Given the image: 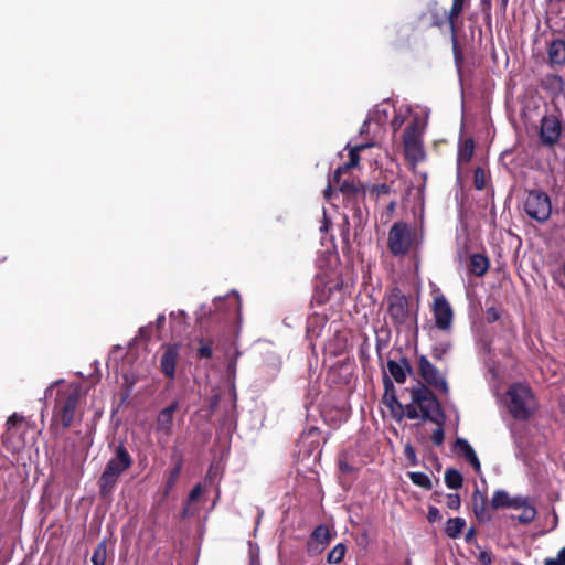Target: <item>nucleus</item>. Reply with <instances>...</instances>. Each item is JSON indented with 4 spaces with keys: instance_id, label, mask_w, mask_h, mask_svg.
I'll return each mask as SVG.
<instances>
[{
    "instance_id": "60",
    "label": "nucleus",
    "mask_w": 565,
    "mask_h": 565,
    "mask_svg": "<svg viewBox=\"0 0 565 565\" xmlns=\"http://www.w3.org/2000/svg\"><path fill=\"white\" fill-rule=\"evenodd\" d=\"M507 3H508V0H502L503 8H505Z\"/></svg>"
},
{
    "instance_id": "41",
    "label": "nucleus",
    "mask_w": 565,
    "mask_h": 565,
    "mask_svg": "<svg viewBox=\"0 0 565 565\" xmlns=\"http://www.w3.org/2000/svg\"><path fill=\"white\" fill-rule=\"evenodd\" d=\"M461 500L459 494L457 493H449L447 495V507L451 510H458L460 508Z\"/></svg>"
},
{
    "instance_id": "54",
    "label": "nucleus",
    "mask_w": 565,
    "mask_h": 565,
    "mask_svg": "<svg viewBox=\"0 0 565 565\" xmlns=\"http://www.w3.org/2000/svg\"><path fill=\"white\" fill-rule=\"evenodd\" d=\"M319 531H320V536H321L322 534H324V533H326V534H328V529H327V527H324V526H322L321 524H320Z\"/></svg>"
},
{
    "instance_id": "18",
    "label": "nucleus",
    "mask_w": 565,
    "mask_h": 565,
    "mask_svg": "<svg viewBox=\"0 0 565 565\" xmlns=\"http://www.w3.org/2000/svg\"><path fill=\"white\" fill-rule=\"evenodd\" d=\"M475 153V141L471 137L460 139L458 142L457 151V167L458 173L461 171V167L468 163Z\"/></svg>"
},
{
    "instance_id": "13",
    "label": "nucleus",
    "mask_w": 565,
    "mask_h": 565,
    "mask_svg": "<svg viewBox=\"0 0 565 565\" xmlns=\"http://www.w3.org/2000/svg\"><path fill=\"white\" fill-rule=\"evenodd\" d=\"M419 369L420 375L427 384L434 386L440 392H448V385L444 375L426 359L425 355H420Z\"/></svg>"
},
{
    "instance_id": "56",
    "label": "nucleus",
    "mask_w": 565,
    "mask_h": 565,
    "mask_svg": "<svg viewBox=\"0 0 565 565\" xmlns=\"http://www.w3.org/2000/svg\"><path fill=\"white\" fill-rule=\"evenodd\" d=\"M554 79H555V81H557L559 84H562V83H563V79H562V77H559V76H555V77H554Z\"/></svg>"
},
{
    "instance_id": "10",
    "label": "nucleus",
    "mask_w": 565,
    "mask_h": 565,
    "mask_svg": "<svg viewBox=\"0 0 565 565\" xmlns=\"http://www.w3.org/2000/svg\"><path fill=\"white\" fill-rule=\"evenodd\" d=\"M433 313L435 324L439 330H448L452 323L454 311L444 295L434 297Z\"/></svg>"
},
{
    "instance_id": "22",
    "label": "nucleus",
    "mask_w": 565,
    "mask_h": 565,
    "mask_svg": "<svg viewBox=\"0 0 565 565\" xmlns=\"http://www.w3.org/2000/svg\"><path fill=\"white\" fill-rule=\"evenodd\" d=\"M178 408V403H173L170 406L162 409L157 419L158 429L164 434H170L173 423V413Z\"/></svg>"
},
{
    "instance_id": "25",
    "label": "nucleus",
    "mask_w": 565,
    "mask_h": 565,
    "mask_svg": "<svg viewBox=\"0 0 565 565\" xmlns=\"http://www.w3.org/2000/svg\"><path fill=\"white\" fill-rule=\"evenodd\" d=\"M469 1L470 0H452L451 9L448 12L450 31L457 30V19L461 15L466 4H468Z\"/></svg>"
},
{
    "instance_id": "44",
    "label": "nucleus",
    "mask_w": 565,
    "mask_h": 565,
    "mask_svg": "<svg viewBox=\"0 0 565 565\" xmlns=\"http://www.w3.org/2000/svg\"><path fill=\"white\" fill-rule=\"evenodd\" d=\"M529 505L527 499L523 497L511 498L510 507L513 509H523V507Z\"/></svg>"
},
{
    "instance_id": "33",
    "label": "nucleus",
    "mask_w": 565,
    "mask_h": 565,
    "mask_svg": "<svg viewBox=\"0 0 565 565\" xmlns=\"http://www.w3.org/2000/svg\"><path fill=\"white\" fill-rule=\"evenodd\" d=\"M345 545L342 543L337 544L327 555V562L329 564L340 563L345 555Z\"/></svg>"
},
{
    "instance_id": "34",
    "label": "nucleus",
    "mask_w": 565,
    "mask_h": 565,
    "mask_svg": "<svg viewBox=\"0 0 565 565\" xmlns=\"http://www.w3.org/2000/svg\"><path fill=\"white\" fill-rule=\"evenodd\" d=\"M107 559V545L105 542H100L94 550L92 562L94 565H105Z\"/></svg>"
},
{
    "instance_id": "38",
    "label": "nucleus",
    "mask_w": 565,
    "mask_h": 565,
    "mask_svg": "<svg viewBox=\"0 0 565 565\" xmlns=\"http://www.w3.org/2000/svg\"><path fill=\"white\" fill-rule=\"evenodd\" d=\"M367 192L373 196L386 195L391 192V186L386 183L367 185Z\"/></svg>"
},
{
    "instance_id": "8",
    "label": "nucleus",
    "mask_w": 565,
    "mask_h": 565,
    "mask_svg": "<svg viewBox=\"0 0 565 565\" xmlns=\"http://www.w3.org/2000/svg\"><path fill=\"white\" fill-rule=\"evenodd\" d=\"M411 397L413 404L420 408L423 419H431V415L440 409L434 393L423 384L411 390Z\"/></svg>"
},
{
    "instance_id": "14",
    "label": "nucleus",
    "mask_w": 565,
    "mask_h": 565,
    "mask_svg": "<svg viewBox=\"0 0 565 565\" xmlns=\"http://www.w3.org/2000/svg\"><path fill=\"white\" fill-rule=\"evenodd\" d=\"M315 435L316 428L312 427L307 433H305L300 439L301 451L303 450L305 452L301 460L305 467L309 469H311L318 460V455H315L311 449V446L316 443Z\"/></svg>"
},
{
    "instance_id": "21",
    "label": "nucleus",
    "mask_w": 565,
    "mask_h": 565,
    "mask_svg": "<svg viewBox=\"0 0 565 565\" xmlns=\"http://www.w3.org/2000/svg\"><path fill=\"white\" fill-rule=\"evenodd\" d=\"M472 508L479 522L486 523L491 520V514L487 509V499L479 490H476L472 494Z\"/></svg>"
},
{
    "instance_id": "35",
    "label": "nucleus",
    "mask_w": 565,
    "mask_h": 565,
    "mask_svg": "<svg viewBox=\"0 0 565 565\" xmlns=\"http://www.w3.org/2000/svg\"><path fill=\"white\" fill-rule=\"evenodd\" d=\"M521 510V514H519L518 516H512L513 519H516L520 523L529 524L535 519L536 510L533 505L529 504L526 507H523V509Z\"/></svg>"
},
{
    "instance_id": "1",
    "label": "nucleus",
    "mask_w": 565,
    "mask_h": 565,
    "mask_svg": "<svg viewBox=\"0 0 565 565\" xmlns=\"http://www.w3.org/2000/svg\"><path fill=\"white\" fill-rule=\"evenodd\" d=\"M386 313L391 323L395 327L411 329L417 324L418 305L412 298L403 294L398 287H393L384 297Z\"/></svg>"
},
{
    "instance_id": "55",
    "label": "nucleus",
    "mask_w": 565,
    "mask_h": 565,
    "mask_svg": "<svg viewBox=\"0 0 565 565\" xmlns=\"http://www.w3.org/2000/svg\"><path fill=\"white\" fill-rule=\"evenodd\" d=\"M393 127L395 130L399 127V122L397 121V119L393 121Z\"/></svg>"
},
{
    "instance_id": "31",
    "label": "nucleus",
    "mask_w": 565,
    "mask_h": 565,
    "mask_svg": "<svg viewBox=\"0 0 565 565\" xmlns=\"http://www.w3.org/2000/svg\"><path fill=\"white\" fill-rule=\"evenodd\" d=\"M408 478L411 479V481L420 487V488H424L426 490H431L433 489V482L430 480V478L424 473V472H408Z\"/></svg>"
},
{
    "instance_id": "2",
    "label": "nucleus",
    "mask_w": 565,
    "mask_h": 565,
    "mask_svg": "<svg viewBox=\"0 0 565 565\" xmlns=\"http://www.w3.org/2000/svg\"><path fill=\"white\" fill-rule=\"evenodd\" d=\"M509 411L516 419L529 418L536 409V402L529 386L514 384L508 390Z\"/></svg>"
},
{
    "instance_id": "5",
    "label": "nucleus",
    "mask_w": 565,
    "mask_h": 565,
    "mask_svg": "<svg viewBox=\"0 0 565 565\" xmlns=\"http://www.w3.org/2000/svg\"><path fill=\"white\" fill-rule=\"evenodd\" d=\"M414 243V232L405 222H396L388 231L387 247L392 255L404 256Z\"/></svg>"
},
{
    "instance_id": "36",
    "label": "nucleus",
    "mask_w": 565,
    "mask_h": 565,
    "mask_svg": "<svg viewBox=\"0 0 565 565\" xmlns=\"http://www.w3.org/2000/svg\"><path fill=\"white\" fill-rule=\"evenodd\" d=\"M175 364V355H163L161 360V370L166 375L172 377Z\"/></svg>"
},
{
    "instance_id": "28",
    "label": "nucleus",
    "mask_w": 565,
    "mask_h": 565,
    "mask_svg": "<svg viewBox=\"0 0 565 565\" xmlns=\"http://www.w3.org/2000/svg\"><path fill=\"white\" fill-rule=\"evenodd\" d=\"M451 33V43H452V53H454V62L458 72H461L465 56L462 49L457 40V30L450 31Z\"/></svg>"
},
{
    "instance_id": "37",
    "label": "nucleus",
    "mask_w": 565,
    "mask_h": 565,
    "mask_svg": "<svg viewBox=\"0 0 565 565\" xmlns=\"http://www.w3.org/2000/svg\"><path fill=\"white\" fill-rule=\"evenodd\" d=\"M180 471H181V463H178L169 472V476L167 477V481H166V493H168L174 487V484L179 478Z\"/></svg>"
},
{
    "instance_id": "16",
    "label": "nucleus",
    "mask_w": 565,
    "mask_h": 565,
    "mask_svg": "<svg viewBox=\"0 0 565 565\" xmlns=\"http://www.w3.org/2000/svg\"><path fill=\"white\" fill-rule=\"evenodd\" d=\"M547 57L553 66L565 65V41L563 39H553L548 43Z\"/></svg>"
},
{
    "instance_id": "24",
    "label": "nucleus",
    "mask_w": 565,
    "mask_h": 565,
    "mask_svg": "<svg viewBox=\"0 0 565 565\" xmlns=\"http://www.w3.org/2000/svg\"><path fill=\"white\" fill-rule=\"evenodd\" d=\"M334 278L330 281H323L322 276L320 275V284H322V288H320V303L329 298V296L334 290H341L343 286V281L337 273H333Z\"/></svg>"
},
{
    "instance_id": "30",
    "label": "nucleus",
    "mask_w": 565,
    "mask_h": 565,
    "mask_svg": "<svg viewBox=\"0 0 565 565\" xmlns=\"http://www.w3.org/2000/svg\"><path fill=\"white\" fill-rule=\"evenodd\" d=\"M511 502V498L509 493L504 490H497L491 499V508L497 510L500 508H509Z\"/></svg>"
},
{
    "instance_id": "48",
    "label": "nucleus",
    "mask_w": 565,
    "mask_h": 565,
    "mask_svg": "<svg viewBox=\"0 0 565 565\" xmlns=\"http://www.w3.org/2000/svg\"><path fill=\"white\" fill-rule=\"evenodd\" d=\"M370 125H371V119L367 118L363 121L361 128H360V135H367L369 131H370Z\"/></svg>"
},
{
    "instance_id": "45",
    "label": "nucleus",
    "mask_w": 565,
    "mask_h": 565,
    "mask_svg": "<svg viewBox=\"0 0 565 565\" xmlns=\"http://www.w3.org/2000/svg\"><path fill=\"white\" fill-rule=\"evenodd\" d=\"M444 438H445V435H444V429L441 427L434 430V433L431 435V441L436 446H440L444 441Z\"/></svg>"
},
{
    "instance_id": "59",
    "label": "nucleus",
    "mask_w": 565,
    "mask_h": 565,
    "mask_svg": "<svg viewBox=\"0 0 565 565\" xmlns=\"http://www.w3.org/2000/svg\"><path fill=\"white\" fill-rule=\"evenodd\" d=\"M394 207H395V202H391V204L388 205V209L394 210Z\"/></svg>"
},
{
    "instance_id": "49",
    "label": "nucleus",
    "mask_w": 565,
    "mask_h": 565,
    "mask_svg": "<svg viewBox=\"0 0 565 565\" xmlns=\"http://www.w3.org/2000/svg\"><path fill=\"white\" fill-rule=\"evenodd\" d=\"M250 565H259L258 550H250Z\"/></svg>"
},
{
    "instance_id": "15",
    "label": "nucleus",
    "mask_w": 565,
    "mask_h": 565,
    "mask_svg": "<svg viewBox=\"0 0 565 565\" xmlns=\"http://www.w3.org/2000/svg\"><path fill=\"white\" fill-rule=\"evenodd\" d=\"M422 19H426L428 25L431 28H443L446 23L449 24L448 12L434 3L426 12L422 14Z\"/></svg>"
},
{
    "instance_id": "58",
    "label": "nucleus",
    "mask_w": 565,
    "mask_h": 565,
    "mask_svg": "<svg viewBox=\"0 0 565 565\" xmlns=\"http://www.w3.org/2000/svg\"><path fill=\"white\" fill-rule=\"evenodd\" d=\"M316 536H318V529H315V530L312 531V537H316Z\"/></svg>"
},
{
    "instance_id": "43",
    "label": "nucleus",
    "mask_w": 565,
    "mask_h": 565,
    "mask_svg": "<svg viewBox=\"0 0 565 565\" xmlns=\"http://www.w3.org/2000/svg\"><path fill=\"white\" fill-rule=\"evenodd\" d=\"M405 457L411 461L413 466L417 465V457L415 449L412 447V445L407 444L404 448Z\"/></svg>"
},
{
    "instance_id": "52",
    "label": "nucleus",
    "mask_w": 565,
    "mask_h": 565,
    "mask_svg": "<svg viewBox=\"0 0 565 565\" xmlns=\"http://www.w3.org/2000/svg\"><path fill=\"white\" fill-rule=\"evenodd\" d=\"M17 420H18V416H17L15 414H13L12 416H10V417L8 418L7 424H8V425H13V424H15V422H17Z\"/></svg>"
},
{
    "instance_id": "19",
    "label": "nucleus",
    "mask_w": 565,
    "mask_h": 565,
    "mask_svg": "<svg viewBox=\"0 0 565 565\" xmlns=\"http://www.w3.org/2000/svg\"><path fill=\"white\" fill-rule=\"evenodd\" d=\"M490 267V260L487 255L476 253L469 256L468 270L476 277H483Z\"/></svg>"
},
{
    "instance_id": "23",
    "label": "nucleus",
    "mask_w": 565,
    "mask_h": 565,
    "mask_svg": "<svg viewBox=\"0 0 565 565\" xmlns=\"http://www.w3.org/2000/svg\"><path fill=\"white\" fill-rule=\"evenodd\" d=\"M457 449L466 457V459L473 467L476 472H480L481 465L476 455V451L471 447V445L463 438H458L456 441Z\"/></svg>"
},
{
    "instance_id": "12",
    "label": "nucleus",
    "mask_w": 565,
    "mask_h": 565,
    "mask_svg": "<svg viewBox=\"0 0 565 565\" xmlns=\"http://www.w3.org/2000/svg\"><path fill=\"white\" fill-rule=\"evenodd\" d=\"M561 121L555 116H544L541 120L540 139L544 146L552 147L559 140Z\"/></svg>"
},
{
    "instance_id": "47",
    "label": "nucleus",
    "mask_w": 565,
    "mask_h": 565,
    "mask_svg": "<svg viewBox=\"0 0 565 565\" xmlns=\"http://www.w3.org/2000/svg\"><path fill=\"white\" fill-rule=\"evenodd\" d=\"M478 559L483 565H491L492 564V557L491 554L488 552H481L478 556Z\"/></svg>"
},
{
    "instance_id": "3",
    "label": "nucleus",
    "mask_w": 565,
    "mask_h": 565,
    "mask_svg": "<svg viewBox=\"0 0 565 565\" xmlns=\"http://www.w3.org/2000/svg\"><path fill=\"white\" fill-rule=\"evenodd\" d=\"M82 395V387L75 384L63 385L58 391L55 416L61 420L63 427H68L73 422L75 409Z\"/></svg>"
},
{
    "instance_id": "6",
    "label": "nucleus",
    "mask_w": 565,
    "mask_h": 565,
    "mask_svg": "<svg viewBox=\"0 0 565 565\" xmlns=\"http://www.w3.org/2000/svg\"><path fill=\"white\" fill-rule=\"evenodd\" d=\"M523 207L529 217L540 223L547 221L552 213L551 199L542 190L527 191Z\"/></svg>"
},
{
    "instance_id": "46",
    "label": "nucleus",
    "mask_w": 565,
    "mask_h": 565,
    "mask_svg": "<svg viewBox=\"0 0 565 565\" xmlns=\"http://www.w3.org/2000/svg\"><path fill=\"white\" fill-rule=\"evenodd\" d=\"M428 521L429 522H435L437 520H440V513H439V510L435 507H430L429 510H428Z\"/></svg>"
},
{
    "instance_id": "27",
    "label": "nucleus",
    "mask_w": 565,
    "mask_h": 565,
    "mask_svg": "<svg viewBox=\"0 0 565 565\" xmlns=\"http://www.w3.org/2000/svg\"><path fill=\"white\" fill-rule=\"evenodd\" d=\"M445 483L449 489L457 490L462 487L463 478L462 475L454 468H449L445 471Z\"/></svg>"
},
{
    "instance_id": "26",
    "label": "nucleus",
    "mask_w": 565,
    "mask_h": 565,
    "mask_svg": "<svg viewBox=\"0 0 565 565\" xmlns=\"http://www.w3.org/2000/svg\"><path fill=\"white\" fill-rule=\"evenodd\" d=\"M466 526L462 518L449 519L446 523L445 533L450 539H457Z\"/></svg>"
},
{
    "instance_id": "4",
    "label": "nucleus",
    "mask_w": 565,
    "mask_h": 565,
    "mask_svg": "<svg viewBox=\"0 0 565 565\" xmlns=\"http://www.w3.org/2000/svg\"><path fill=\"white\" fill-rule=\"evenodd\" d=\"M131 459L124 447H118L116 457L109 460L99 479L100 491L106 494L111 491L118 477L129 468Z\"/></svg>"
},
{
    "instance_id": "17",
    "label": "nucleus",
    "mask_w": 565,
    "mask_h": 565,
    "mask_svg": "<svg viewBox=\"0 0 565 565\" xmlns=\"http://www.w3.org/2000/svg\"><path fill=\"white\" fill-rule=\"evenodd\" d=\"M375 142L372 139H365V141L355 143L353 146L348 145L349 148V161L341 166V171L345 172L349 169L358 167L360 162V152L362 150L372 148Z\"/></svg>"
},
{
    "instance_id": "32",
    "label": "nucleus",
    "mask_w": 565,
    "mask_h": 565,
    "mask_svg": "<svg viewBox=\"0 0 565 565\" xmlns=\"http://www.w3.org/2000/svg\"><path fill=\"white\" fill-rule=\"evenodd\" d=\"M489 174L482 167H477L473 171V185L477 190L482 191L487 188Z\"/></svg>"
},
{
    "instance_id": "9",
    "label": "nucleus",
    "mask_w": 565,
    "mask_h": 565,
    "mask_svg": "<svg viewBox=\"0 0 565 565\" xmlns=\"http://www.w3.org/2000/svg\"><path fill=\"white\" fill-rule=\"evenodd\" d=\"M342 173L341 168H338L334 171L333 174V183L335 186L339 188L341 193L348 199V200H359L364 199L365 194L367 193V185L355 182L354 180H342Z\"/></svg>"
},
{
    "instance_id": "39",
    "label": "nucleus",
    "mask_w": 565,
    "mask_h": 565,
    "mask_svg": "<svg viewBox=\"0 0 565 565\" xmlns=\"http://www.w3.org/2000/svg\"><path fill=\"white\" fill-rule=\"evenodd\" d=\"M484 315H486V320L489 323H493V322L498 321L501 318V310H499L495 307H489V308H487Z\"/></svg>"
},
{
    "instance_id": "29",
    "label": "nucleus",
    "mask_w": 565,
    "mask_h": 565,
    "mask_svg": "<svg viewBox=\"0 0 565 565\" xmlns=\"http://www.w3.org/2000/svg\"><path fill=\"white\" fill-rule=\"evenodd\" d=\"M202 492H203V489H202L201 484H196L192 489V491L189 494L188 502L182 511V515L184 518L191 516L195 513V509L192 507V503L201 497Z\"/></svg>"
},
{
    "instance_id": "53",
    "label": "nucleus",
    "mask_w": 565,
    "mask_h": 565,
    "mask_svg": "<svg viewBox=\"0 0 565 565\" xmlns=\"http://www.w3.org/2000/svg\"><path fill=\"white\" fill-rule=\"evenodd\" d=\"M328 220L326 218V216L323 217V225L320 226V231H328Z\"/></svg>"
},
{
    "instance_id": "11",
    "label": "nucleus",
    "mask_w": 565,
    "mask_h": 565,
    "mask_svg": "<svg viewBox=\"0 0 565 565\" xmlns=\"http://www.w3.org/2000/svg\"><path fill=\"white\" fill-rule=\"evenodd\" d=\"M384 395L382 398L383 404L390 409L391 415L396 420H402L404 417V406L398 402L396 390L392 379L384 373L383 375Z\"/></svg>"
},
{
    "instance_id": "20",
    "label": "nucleus",
    "mask_w": 565,
    "mask_h": 565,
    "mask_svg": "<svg viewBox=\"0 0 565 565\" xmlns=\"http://www.w3.org/2000/svg\"><path fill=\"white\" fill-rule=\"evenodd\" d=\"M387 370L390 372V375L397 383H404L406 381L407 375L412 373V367L405 358H402L399 362L388 360Z\"/></svg>"
},
{
    "instance_id": "57",
    "label": "nucleus",
    "mask_w": 565,
    "mask_h": 565,
    "mask_svg": "<svg viewBox=\"0 0 565 565\" xmlns=\"http://www.w3.org/2000/svg\"><path fill=\"white\" fill-rule=\"evenodd\" d=\"M341 469H342L343 471H347V470H349V466H348V465H341Z\"/></svg>"
},
{
    "instance_id": "40",
    "label": "nucleus",
    "mask_w": 565,
    "mask_h": 565,
    "mask_svg": "<svg viewBox=\"0 0 565 565\" xmlns=\"http://www.w3.org/2000/svg\"><path fill=\"white\" fill-rule=\"evenodd\" d=\"M544 565H565V546L555 558H546Z\"/></svg>"
},
{
    "instance_id": "51",
    "label": "nucleus",
    "mask_w": 565,
    "mask_h": 565,
    "mask_svg": "<svg viewBox=\"0 0 565 565\" xmlns=\"http://www.w3.org/2000/svg\"><path fill=\"white\" fill-rule=\"evenodd\" d=\"M475 537V530L473 529H470L467 533H466V541L467 542H470L472 541Z\"/></svg>"
},
{
    "instance_id": "50",
    "label": "nucleus",
    "mask_w": 565,
    "mask_h": 565,
    "mask_svg": "<svg viewBox=\"0 0 565 565\" xmlns=\"http://www.w3.org/2000/svg\"><path fill=\"white\" fill-rule=\"evenodd\" d=\"M483 9L487 11V18L490 19L491 0H481Z\"/></svg>"
},
{
    "instance_id": "7",
    "label": "nucleus",
    "mask_w": 565,
    "mask_h": 565,
    "mask_svg": "<svg viewBox=\"0 0 565 565\" xmlns=\"http://www.w3.org/2000/svg\"><path fill=\"white\" fill-rule=\"evenodd\" d=\"M403 146L406 159L412 163H417L425 158L420 130L417 120H413L405 128L403 134Z\"/></svg>"
},
{
    "instance_id": "42",
    "label": "nucleus",
    "mask_w": 565,
    "mask_h": 565,
    "mask_svg": "<svg viewBox=\"0 0 565 565\" xmlns=\"http://www.w3.org/2000/svg\"><path fill=\"white\" fill-rule=\"evenodd\" d=\"M416 404H408L404 407V416H407V418L409 419H416L419 417V413L415 406Z\"/></svg>"
}]
</instances>
